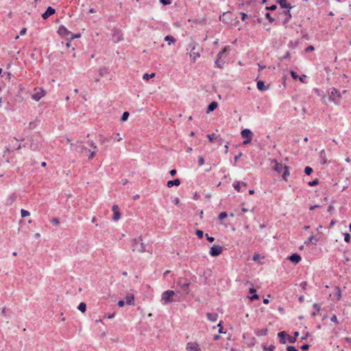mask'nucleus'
<instances>
[{"label": "nucleus", "instance_id": "38", "mask_svg": "<svg viewBox=\"0 0 351 351\" xmlns=\"http://www.w3.org/2000/svg\"><path fill=\"white\" fill-rule=\"evenodd\" d=\"M21 217H27L30 215L29 212L26 210H24V209H21Z\"/></svg>", "mask_w": 351, "mask_h": 351}, {"label": "nucleus", "instance_id": "44", "mask_svg": "<svg viewBox=\"0 0 351 351\" xmlns=\"http://www.w3.org/2000/svg\"><path fill=\"white\" fill-rule=\"evenodd\" d=\"M290 9H287V10H285L283 11L282 14L285 15V16H288V19H291V14L290 13Z\"/></svg>", "mask_w": 351, "mask_h": 351}, {"label": "nucleus", "instance_id": "61", "mask_svg": "<svg viewBox=\"0 0 351 351\" xmlns=\"http://www.w3.org/2000/svg\"><path fill=\"white\" fill-rule=\"evenodd\" d=\"M330 321L332 322H337V316L335 315H333L331 317H330Z\"/></svg>", "mask_w": 351, "mask_h": 351}, {"label": "nucleus", "instance_id": "47", "mask_svg": "<svg viewBox=\"0 0 351 351\" xmlns=\"http://www.w3.org/2000/svg\"><path fill=\"white\" fill-rule=\"evenodd\" d=\"M159 1L164 5H167L171 3V0H159Z\"/></svg>", "mask_w": 351, "mask_h": 351}, {"label": "nucleus", "instance_id": "63", "mask_svg": "<svg viewBox=\"0 0 351 351\" xmlns=\"http://www.w3.org/2000/svg\"><path fill=\"white\" fill-rule=\"evenodd\" d=\"M124 304H125V301L124 300H119L118 302V306L119 307H123L124 306Z\"/></svg>", "mask_w": 351, "mask_h": 351}, {"label": "nucleus", "instance_id": "21", "mask_svg": "<svg viewBox=\"0 0 351 351\" xmlns=\"http://www.w3.org/2000/svg\"><path fill=\"white\" fill-rule=\"evenodd\" d=\"M206 317L209 321L215 322L218 319V314L215 313H207Z\"/></svg>", "mask_w": 351, "mask_h": 351}, {"label": "nucleus", "instance_id": "34", "mask_svg": "<svg viewBox=\"0 0 351 351\" xmlns=\"http://www.w3.org/2000/svg\"><path fill=\"white\" fill-rule=\"evenodd\" d=\"M108 73V71L106 68H101L99 69V74L100 76H104Z\"/></svg>", "mask_w": 351, "mask_h": 351}, {"label": "nucleus", "instance_id": "4", "mask_svg": "<svg viewBox=\"0 0 351 351\" xmlns=\"http://www.w3.org/2000/svg\"><path fill=\"white\" fill-rule=\"evenodd\" d=\"M175 292L172 290H167L162 293L161 295V302L163 304H167L173 301V296Z\"/></svg>", "mask_w": 351, "mask_h": 351}, {"label": "nucleus", "instance_id": "56", "mask_svg": "<svg viewBox=\"0 0 351 351\" xmlns=\"http://www.w3.org/2000/svg\"><path fill=\"white\" fill-rule=\"evenodd\" d=\"M301 349L302 350H308L309 349V345L308 344H304L301 346Z\"/></svg>", "mask_w": 351, "mask_h": 351}, {"label": "nucleus", "instance_id": "20", "mask_svg": "<svg viewBox=\"0 0 351 351\" xmlns=\"http://www.w3.org/2000/svg\"><path fill=\"white\" fill-rule=\"evenodd\" d=\"M289 259L293 263L297 264L301 261V256L298 254H293Z\"/></svg>", "mask_w": 351, "mask_h": 351}, {"label": "nucleus", "instance_id": "10", "mask_svg": "<svg viewBox=\"0 0 351 351\" xmlns=\"http://www.w3.org/2000/svg\"><path fill=\"white\" fill-rule=\"evenodd\" d=\"M222 247L219 245H213L210 247L209 254L211 256L215 257L219 256L222 252Z\"/></svg>", "mask_w": 351, "mask_h": 351}, {"label": "nucleus", "instance_id": "13", "mask_svg": "<svg viewBox=\"0 0 351 351\" xmlns=\"http://www.w3.org/2000/svg\"><path fill=\"white\" fill-rule=\"evenodd\" d=\"M186 351H201L198 343L195 342H189L186 347Z\"/></svg>", "mask_w": 351, "mask_h": 351}, {"label": "nucleus", "instance_id": "8", "mask_svg": "<svg viewBox=\"0 0 351 351\" xmlns=\"http://www.w3.org/2000/svg\"><path fill=\"white\" fill-rule=\"evenodd\" d=\"M241 136L245 140L243 141V144L246 145L250 143L253 138V132L250 129H244L241 132Z\"/></svg>", "mask_w": 351, "mask_h": 351}, {"label": "nucleus", "instance_id": "51", "mask_svg": "<svg viewBox=\"0 0 351 351\" xmlns=\"http://www.w3.org/2000/svg\"><path fill=\"white\" fill-rule=\"evenodd\" d=\"M314 49H315L314 47L312 46V45H310V46H308V47H306L305 49V51L306 52H310V51H314Z\"/></svg>", "mask_w": 351, "mask_h": 351}, {"label": "nucleus", "instance_id": "46", "mask_svg": "<svg viewBox=\"0 0 351 351\" xmlns=\"http://www.w3.org/2000/svg\"><path fill=\"white\" fill-rule=\"evenodd\" d=\"M204 164V158L203 156H199L198 157V165L199 166H202Z\"/></svg>", "mask_w": 351, "mask_h": 351}, {"label": "nucleus", "instance_id": "22", "mask_svg": "<svg viewBox=\"0 0 351 351\" xmlns=\"http://www.w3.org/2000/svg\"><path fill=\"white\" fill-rule=\"evenodd\" d=\"M218 106V104L216 101H212L208 106L206 109V113L209 114L210 112H213L214 110H215Z\"/></svg>", "mask_w": 351, "mask_h": 351}, {"label": "nucleus", "instance_id": "29", "mask_svg": "<svg viewBox=\"0 0 351 351\" xmlns=\"http://www.w3.org/2000/svg\"><path fill=\"white\" fill-rule=\"evenodd\" d=\"M317 242V239L313 236H311L304 242V243L308 245V243H312L314 245H316Z\"/></svg>", "mask_w": 351, "mask_h": 351}, {"label": "nucleus", "instance_id": "24", "mask_svg": "<svg viewBox=\"0 0 351 351\" xmlns=\"http://www.w3.org/2000/svg\"><path fill=\"white\" fill-rule=\"evenodd\" d=\"M319 158H320V163L322 165L327 164L328 161H327V159H326V152H325V151L324 149H322L319 152Z\"/></svg>", "mask_w": 351, "mask_h": 351}, {"label": "nucleus", "instance_id": "12", "mask_svg": "<svg viewBox=\"0 0 351 351\" xmlns=\"http://www.w3.org/2000/svg\"><path fill=\"white\" fill-rule=\"evenodd\" d=\"M232 14L230 12H223L221 16H220L219 19L224 23H230L232 21Z\"/></svg>", "mask_w": 351, "mask_h": 351}, {"label": "nucleus", "instance_id": "7", "mask_svg": "<svg viewBox=\"0 0 351 351\" xmlns=\"http://www.w3.org/2000/svg\"><path fill=\"white\" fill-rule=\"evenodd\" d=\"M341 98V93L335 88H332L329 93V99L335 104H338Z\"/></svg>", "mask_w": 351, "mask_h": 351}, {"label": "nucleus", "instance_id": "9", "mask_svg": "<svg viewBox=\"0 0 351 351\" xmlns=\"http://www.w3.org/2000/svg\"><path fill=\"white\" fill-rule=\"evenodd\" d=\"M46 94V91L42 88H35V93L32 95V98L38 101Z\"/></svg>", "mask_w": 351, "mask_h": 351}, {"label": "nucleus", "instance_id": "39", "mask_svg": "<svg viewBox=\"0 0 351 351\" xmlns=\"http://www.w3.org/2000/svg\"><path fill=\"white\" fill-rule=\"evenodd\" d=\"M312 172H313V169L311 167L307 166L304 168V173L306 175H310Z\"/></svg>", "mask_w": 351, "mask_h": 351}, {"label": "nucleus", "instance_id": "2", "mask_svg": "<svg viewBox=\"0 0 351 351\" xmlns=\"http://www.w3.org/2000/svg\"><path fill=\"white\" fill-rule=\"evenodd\" d=\"M189 49L190 51L189 53L190 58L192 59L193 62H195L200 56L201 47L198 44L193 42L189 45L187 50Z\"/></svg>", "mask_w": 351, "mask_h": 351}, {"label": "nucleus", "instance_id": "57", "mask_svg": "<svg viewBox=\"0 0 351 351\" xmlns=\"http://www.w3.org/2000/svg\"><path fill=\"white\" fill-rule=\"evenodd\" d=\"M217 327H219V333H223L224 332L223 331V327H222V325H221V322H220L219 324H218L217 325Z\"/></svg>", "mask_w": 351, "mask_h": 351}, {"label": "nucleus", "instance_id": "49", "mask_svg": "<svg viewBox=\"0 0 351 351\" xmlns=\"http://www.w3.org/2000/svg\"><path fill=\"white\" fill-rule=\"evenodd\" d=\"M287 351H298V350L295 347L291 346H287Z\"/></svg>", "mask_w": 351, "mask_h": 351}, {"label": "nucleus", "instance_id": "36", "mask_svg": "<svg viewBox=\"0 0 351 351\" xmlns=\"http://www.w3.org/2000/svg\"><path fill=\"white\" fill-rule=\"evenodd\" d=\"M155 76V73H152L151 74H148V73H145L143 75V79L145 80H148L149 79Z\"/></svg>", "mask_w": 351, "mask_h": 351}, {"label": "nucleus", "instance_id": "60", "mask_svg": "<svg viewBox=\"0 0 351 351\" xmlns=\"http://www.w3.org/2000/svg\"><path fill=\"white\" fill-rule=\"evenodd\" d=\"M313 307L314 308H315L317 311H320V305L317 303H315L313 304Z\"/></svg>", "mask_w": 351, "mask_h": 351}, {"label": "nucleus", "instance_id": "11", "mask_svg": "<svg viewBox=\"0 0 351 351\" xmlns=\"http://www.w3.org/2000/svg\"><path fill=\"white\" fill-rule=\"evenodd\" d=\"M87 143L90 147H91L93 148V150H89L90 154L88 157L89 160H91L95 156L97 147L93 141H89L87 142Z\"/></svg>", "mask_w": 351, "mask_h": 351}, {"label": "nucleus", "instance_id": "1", "mask_svg": "<svg viewBox=\"0 0 351 351\" xmlns=\"http://www.w3.org/2000/svg\"><path fill=\"white\" fill-rule=\"evenodd\" d=\"M230 51V47H225L224 49L217 54L215 61V65L217 68H223L227 60L226 53Z\"/></svg>", "mask_w": 351, "mask_h": 351}, {"label": "nucleus", "instance_id": "58", "mask_svg": "<svg viewBox=\"0 0 351 351\" xmlns=\"http://www.w3.org/2000/svg\"><path fill=\"white\" fill-rule=\"evenodd\" d=\"M26 32H27V29L25 27L22 28L20 31V35L21 36L25 35L26 34Z\"/></svg>", "mask_w": 351, "mask_h": 351}, {"label": "nucleus", "instance_id": "45", "mask_svg": "<svg viewBox=\"0 0 351 351\" xmlns=\"http://www.w3.org/2000/svg\"><path fill=\"white\" fill-rule=\"evenodd\" d=\"M215 136V134H208V135H207V137H208V140H209V141H210V143L214 142Z\"/></svg>", "mask_w": 351, "mask_h": 351}, {"label": "nucleus", "instance_id": "25", "mask_svg": "<svg viewBox=\"0 0 351 351\" xmlns=\"http://www.w3.org/2000/svg\"><path fill=\"white\" fill-rule=\"evenodd\" d=\"M257 88L261 91H265L267 90V87L265 85V82L263 81L257 82Z\"/></svg>", "mask_w": 351, "mask_h": 351}, {"label": "nucleus", "instance_id": "55", "mask_svg": "<svg viewBox=\"0 0 351 351\" xmlns=\"http://www.w3.org/2000/svg\"><path fill=\"white\" fill-rule=\"evenodd\" d=\"M291 75L294 80H296L298 77L297 73L295 71H291Z\"/></svg>", "mask_w": 351, "mask_h": 351}, {"label": "nucleus", "instance_id": "23", "mask_svg": "<svg viewBox=\"0 0 351 351\" xmlns=\"http://www.w3.org/2000/svg\"><path fill=\"white\" fill-rule=\"evenodd\" d=\"M180 184V179H178V178H176V179H175V180H169V181H168V182H167V187H169V188H171V187H173V186H179Z\"/></svg>", "mask_w": 351, "mask_h": 351}, {"label": "nucleus", "instance_id": "37", "mask_svg": "<svg viewBox=\"0 0 351 351\" xmlns=\"http://www.w3.org/2000/svg\"><path fill=\"white\" fill-rule=\"evenodd\" d=\"M318 184H319V180L317 178H316L313 181L308 182V185L310 186H314L317 185Z\"/></svg>", "mask_w": 351, "mask_h": 351}, {"label": "nucleus", "instance_id": "16", "mask_svg": "<svg viewBox=\"0 0 351 351\" xmlns=\"http://www.w3.org/2000/svg\"><path fill=\"white\" fill-rule=\"evenodd\" d=\"M55 9L52 8L51 7H48L47 10L42 14V17L44 19H48L50 16L53 14L55 13Z\"/></svg>", "mask_w": 351, "mask_h": 351}, {"label": "nucleus", "instance_id": "30", "mask_svg": "<svg viewBox=\"0 0 351 351\" xmlns=\"http://www.w3.org/2000/svg\"><path fill=\"white\" fill-rule=\"evenodd\" d=\"M289 176V167L286 166V169H285L282 173V177L283 180H287V177Z\"/></svg>", "mask_w": 351, "mask_h": 351}, {"label": "nucleus", "instance_id": "15", "mask_svg": "<svg viewBox=\"0 0 351 351\" xmlns=\"http://www.w3.org/2000/svg\"><path fill=\"white\" fill-rule=\"evenodd\" d=\"M112 210L113 212L112 219L114 221H118L121 217V213L119 212V209L117 205H113L112 207Z\"/></svg>", "mask_w": 351, "mask_h": 351}, {"label": "nucleus", "instance_id": "50", "mask_svg": "<svg viewBox=\"0 0 351 351\" xmlns=\"http://www.w3.org/2000/svg\"><path fill=\"white\" fill-rule=\"evenodd\" d=\"M300 286L301 287V288H302L303 290H305V289H306V286H307V283H306V282L303 281V282H302L300 284Z\"/></svg>", "mask_w": 351, "mask_h": 351}, {"label": "nucleus", "instance_id": "6", "mask_svg": "<svg viewBox=\"0 0 351 351\" xmlns=\"http://www.w3.org/2000/svg\"><path fill=\"white\" fill-rule=\"evenodd\" d=\"M190 282L186 279L183 278H179L177 285L178 286L182 289L183 291H184L186 294L189 293L190 289H189V285Z\"/></svg>", "mask_w": 351, "mask_h": 351}, {"label": "nucleus", "instance_id": "31", "mask_svg": "<svg viewBox=\"0 0 351 351\" xmlns=\"http://www.w3.org/2000/svg\"><path fill=\"white\" fill-rule=\"evenodd\" d=\"M77 308L82 313H84L86 310V304L84 302H81V303H80Z\"/></svg>", "mask_w": 351, "mask_h": 351}, {"label": "nucleus", "instance_id": "27", "mask_svg": "<svg viewBox=\"0 0 351 351\" xmlns=\"http://www.w3.org/2000/svg\"><path fill=\"white\" fill-rule=\"evenodd\" d=\"M278 2L280 4V7L282 8H287V9L291 8L290 4L287 3V1H285V0H279Z\"/></svg>", "mask_w": 351, "mask_h": 351}, {"label": "nucleus", "instance_id": "3", "mask_svg": "<svg viewBox=\"0 0 351 351\" xmlns=\"http://www.w3.org/2000/svg\"><path fill=\"white\" fill-rule=\"evenodd\" d=\"M132 247L133 251H136L139 253H143L145 251L144 243L142 242L141 237L132 240Z\"/></svg>", "mask_w": 351, "mask_h": 351}, {"label": "nucleus", "instance_id": "28", "mask_svg": "<svg viewBox=\"0 0 351 351\" xmlns=\"http://www.w3.org/2000/svg\"><path fill=\"white\" fill-rule=\"evenodd\" d=\"M250 293H254V295H252L251 296H248V298H250V300H254L258 298V295L257 294H256V289L254 288H253V287L250 288Z\"/></svg>", "mask_w": 351, "mask_h": 351}, {"label": "nucleus", "instance_id": "5", "mask_svg": "<svg viewBox=\"0 0 351 351\" xmlns=\"http://www.w3.org/2000/svg\"><path fill=\"white\" fill-rule=\"evenodd\" d=\"M71 148L77 153L86 154L87 152V147L81 141H77L76 143H71Z\"/></svg>", "mask_w": 351, "mask_h": 351}, {"label": "nucleus", "instance_id": "53", "mask_svg": "<svg viewBox=\"0 0 351 351\" xmlns=\"http://www.w3.org/2000/svg\"><path fill=\"white\" fill-rule=\"evenodd\" d=\"M265 17L268 19L270 22L274 21V19L271 16V14L269 12L265 14Z\"/></svg>", "mask_w": 351, "mask_h": 351}, {"label": "nucleus", "instance_id": "64", "mask_svg": "<svg viewBox=\"0 0 351 351\" xmlns=\"http://www.w3.org/2000/svg\"><path fill=\"white\" fill-rule=\"evenodd\" d=\"M333 209H334L333 206H332V205H329V206H328V209H327V210H328V212H329V213H332V210H333Z\"/></svg>", "mask_w": 351, "mask_h": 351}, {"label": "nucleus", "instance_id": "41", "mask_svg": "<svg viewBox=\"0 0 351 351\" xmlns=\"http://www.w3.org/2000/svg\"><path fill=\"white\" fill-rule=\"evenodd\" d=\"M196 235L198 238L202 239L204 237V232L201 230H197L195 232Z\"/></svg>", "mask_w": 351, "mask_h": 351}, {"label": "nucleus", "instance_id": "59", "mask_svg": "<svg viewBox=\"0 0 351 351\" xmlns=\"http://www.w3.org/2000/svg\"><path fill=\"white\" fill-rule=\"evenodd\" d=\"M277 6L276 5H273L270 7H267L266 9L268 10H275L276 9Z\"/></svg>", "mask_w": 351, "mask_h": 351}, {"label": "nucleus", "instance_id": "62", "mask_svg": "<svg viewBox=\"0 0 351 351\" xmlns=\"http://www.w3.org/2000/svg\"><path fill=\"white\" fill-rule=\"evenodd\" d=\"M172 202L175 204H178L179 202H180V200H179V198L176 197L173 199Z\"/></svg>", "mask_w": 351, "mask_h": 351}, {"label": "nucleus", "instance_id": "42", "mask_svg": "<svg viewBox=\"0 0 351 351\" xmlns=\"http://www.w3.org/2000/svg\"><path fill=\"white\" fill-rule=\"evenodd\" d=\"M227 216H228V215H227V213H226V212H222V213H221L219 215V219H220V220H223V219H225Z\"/></svg>", "mask_w": 351, "mask_h": 351}, {"label": "nucleus", "instance_id": "14", "mask_svg": "<svg viewBox=\"0 0 351 351\" xmlns=\"http://www.w3.org/2000/svg\"><path fill=\"white\" fill-rule=\"evenodd\" d=\"M58 34L62 36H65L68 40L70 39L71 32L65 27L60 26L58 29Z\"/></svg>", "mask_w": 351, "mask_h": 351}, {"label": "nucleus", "instance_id": "40", "mask_svg": "<svg viewBox=\"0 0 351 351\" xmlns=\"http://www.w3.org/2000/svg\"><path fill=\"white\" fill-rule=\"evenodd\" d=\"M128 117H129V112H124L121 117V121H125L128 119Z\"/></svg>", "mask_w": 351, "mask_h": 351}, {"label": "nucleus", "instance_id": "18", "mask_svg": "<svg viewBox=\"0 0 351 351\" xmlns=\"http://www.w3.org/2000/svg\"><path fill=\"white\" fill-rule=\"evenodd\" d=\"M278 336L279 337L280 343L282 344L286 343V337H288V335L285 331H281L278 333Z\"/></svg>", "mask_w": 351, "mask_h": 351}, {"label": "nucleus", "instance_id": "48", "mask_svg": "<svg viewBox=\"0 0 351 351\" xmlns=\"http://www.w3.org/2000/svg\"><path fill=\"white\" fill-rule=\"evenodd\" d=\"M51 222L53 224V225H56V226H58L59 223H60V221L58 218H53L51 220Z\"/></svg>", "mask_w": 351, "mask_h": 351}, {"label": "nucleus", "instance_id": "33", "mask_svg": "<svg viewBox=\"0 0 351 351\" xmlns=\"http://www.w3.org/2000/svg\"><path fill=\"white\" fill-rule=\"evenodd\" d=\"M165 40L169 42V45H171V43H173L176 41L174 37L170 35L165 36Z\"/></svg>", "mask_w": 351, "mask_h": 351}, {"label": "nucleus", "instance_id": "17", "mask_svg": "<svg viewBox=\"0 0 351 351\" xmlns=\"http://www.w3.org/2000/svg\"><path fill=\"white\" fill-rule=\"evenodd\" d=\"M286 169V165H283L281 163H278L276 161H275V167L274 169L278 172V173H282L283 170Z\"/></svg>", "mask_w": 351, "mask_h": 351}, {"label": "nucleus", "instance_id": "35", "mask_svg": "<svg viewBox=\"0 0 351 351\" xmlns=\"http://www.w3.org/2000/svg\"><path fill=\"white\" fill-rule=\"evenodd\" d=\"M275 349L274 345H270L269 346H267L265 345L263 346V350L264 351H274Z\"/></svg>", "mask_w": 351, "mask_h": 351}, {"label": "nucleus", "instance_id": "26", "mask_svg": "<svg viewBox=\"0 0 351 351\" xmlns=\"http://www.w3.org/2000/svg\"><path fill=\"white\" fill-rule=\"evenodd\" d=\"M299 336V332L295 331L293 333V337H290L288 335V341L291 343H294L296 341V337Z\"/></svg>", "mask_w": 351, "mask_h": 351}, {"label": "nucleus", "instance_id": "43", "mask_svg": "<svg viewBox=\"0 0 351 351\" xmlns=\"http://www.w3.org/2000/svg\"><path fill=\"white\" fill-rule=\"evenodd\" d=\"M343 235H344V241L346 243H350V235L348 233H344Z\"/></svg>", "mask_w": 351, "mask_h": 351}, {"label": "nucleus", "instance_id": "52", "mask_svg": "<svg viewBox=\"0 0 351 351\" xmlns=\"http://www.w3.org/2000/svg\"><path fill=\"white\" fill-rule=\"evenodd\" d=\"M80 36H81L80 34H73L71 33V37H70L69 40H73L74 38H80Z\"/></svg>", "mask_w": 351, "mask_h": 351}, {"label": "nucleus", "instance_id": "54", "mask_svg": "<svg viewBox=\"0 0 351 351\" xmlns=\"http://www.w3.org/2000/svg\"><path fill=\"white\" fill-rule=\"evenodd\" d=\"M205 236H206V239H207L209 242H213V241H215L214 237L208 236V234H206V235H205Z\"/></svg>", "mask_w": 351, "mask_h": 351}, {"label": "nucleus", "instance_id": "19", "mask_svg": "<svg viewBox=\"0 0 351 351\" xmlns=\"http://www.w3.org/2000/svg\"><path fill=\"white\" fill-rule=\"evenodd\" d=\"M134 296L132 293H128L125 298V302L128 305L134 304Z\"/></svg>", "mask_w": 351, "mask_h": 351}, {"label": "nucleus", "instance_id": "32", "mask_svg": "<svg viewBox=\"0 0 351 351\" xmlns=\"http://www.w3.org/2000/svg\"><path fill=\"white\" fill-rule=\"evenodd\" d=\"M234 189L238 192L241 190V182L239 181H235L232 184Z\"/></svg>", "mask_w": 351, "mask_h": 351}]
</instances>
